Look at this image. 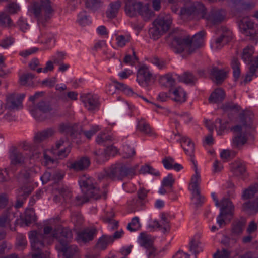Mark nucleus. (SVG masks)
Returning a JSON list of instances; mask_svg holds the SVG:
<instances>
[{
    "label": "nucleus",
    "mask_w": 258,
    "mask_h": 258,
    "mask_svg": "<svg viewBox=\"0 0 258 258\" xmlns=\"http://www.w3.org/2000/svg\"><path fill=\"white\" fill-rule=\"evenodd\" d=\"M204 35V31H200L194 35L191 39L189 36H173L171 46L176 53L186 51L188 54H191L203 46Z\"/></svg>",
    "instance_id": "f257e3e1"
},
{
    "label": "nucleus",
    "mask_w": 258,
    "mask_h": 258,
    "mask_svg": "<svg viewBox=\"0 0 258 258\" xmlns=\"http://www.w3.org/2000/svg\"><path fill=\"white\" fill-rule=\"evenodd\" d=\"M138 168V165L129 166L122 163H117L100 173L98 178L102 179L107 178L112 181H122L125 178L132 179L136 175Z\"/></svg>",
    "instance_id": "f03ea898"
},
{
    "label": "nucleus",
    "mask_w": 258,
    "mask_h": 258,
    "mask_svg": "<svg viewBox=\"0 0 258 258\" xmlns=\"http://www.w3.org/2000/svg\"><path fill=\"white\" fill-rule=\"evenodd\" d=\"M52 228L49 226L44 227V233L36 231H30L29 234L31 246L33 252L31 254L32 258H40L41 256L42 249L45 247V243L50 244L54 237Z\"/></svg>",
    "instance_id": "7ed1b4c3"
},
{
    "label": "nucleus",
    "mask_w": 258,
    "mask_h": 258,
    "mask_svg": "<svg viewBox=\"0 0 258 258\" xmlns=\"http://www.w3.org/2000/svg\"><path fill=\"white\" fill-rule=\"evenodd\" d=\"M32 12L37 19L38 24L44 26L52 18L54 10L49 0H41L39 2L33 3Z\"/></svg>",
    "instance_id": "20e7f679"
},
{
    "label": "nucleus",
    "mask_w": 258,
    "mask_h": 258,
    "mask_svg": "<svg viewBox=\"0 0 258 258\" xmlns=\"http://www.w3.org/2000/svg\"><path fill=\"white\" fill-rule=\"evenodd\" d=\"M253 49L252 47L247 46L243 50L242 59L247 64H251L249 71L246 74L244 82L247 83L251 81L253 77L258 76V56L252 61Z\"/></svg>",
    "instance_id": "39448f33"
},
{
    "label": "nucleus",
    "mask_w": 258,
    "mask_h": 258,
    "mask_svg": "<svg viewBox=\"0 0 258 258\" xmlns=\"http://www.w3.org/2000/svg\"><path fill=\"white\" fill-rule=\"evenodd\" d=\"M125 11L130 17L135 16L138 13L143 16L146 21L151 16V12L147 8L143 7L141 2L135 0H127L126 2Z\"/></svg>",
    "instance_id": "423d86ee"
},
{
    "label": "nucleus",
    "mask_w": 258,
    "mask_h": 258,
    "mask_svg": "<svg viewBox=\"0 0 258 258\" xmlns=\"http://www.w3.org/2000/svg\"><path fill=\"white\" fill-rule=\"evenodd\" d=\"M79 184L83 193L92 196L93 199L95 200L101 197L99 189L96 187L94 180L92 178L83 175L80 178Z\"/></svg>",
    "instance_id": "0eeeda50"
},
{
    "label": "nucleus",
    "mask_w": 258,
    "mask_h": 258,
    "mask_svg": "<svg viewBox=\"0 0 258 258\" xmlns=\"http://www.w3.org/2000/svg\"><path fill=\"white\" fill-rule=\"evenodd\" d=\"M195 174L192 176L189 189L192 192V199L194 201L195 204L197 206L201 205L203 203L204 198L200 194V184L201 182V176L198 171L197 166L195 164Z\"/></svg>",
    "instance_id": "6e6552de"
},
{
    "label": "nucleus",
    "mask_w": 258,
    "mask_h": 258,
    "mask_svg": "<svg viewBox=\"0 0 258 258\" xmlns=\"http://www.w3.org/2000/svg\"><path fill=\"white\" fill-rule=\"evenodd\" d=\"M206 9L205 6L201 3H195L190 6L182 8L179 14L182 16H190L193 15L198 16L200 18L205 17Z\"/></svg>",
    "instance_id": "1a4fd4ad"
},
{
    "label": "nucleus",
    "mask_w": 258,
    "mask_h": 258,
    "mask_svg": "<svg viewBox=\"0 0 258 258\" xmlns=\"http://www.w3.org/2000/svg\"><path fill=\"white\" fill-rule=\"evenodd\" d=\"M52 237L56 239L61 245H64L71 241L73 233L69 228L59 226L54 229Z\"/></svg>",
    "instance_id": "9d476101"
},
{
    "label": "nucleus",
    "mask_w": 258,
    "mask_h": 258,
    "mask_svg": "<svg viewBox=\"0 0 258 258\" xmlns=\"http://www.w3.org/2000/svg\"><path fill=\"white\" fill-rule=\"evenodd\" d=\"M216 33L219 35L216 38L215 41L216 49L221 48L233 38L232 32L229 29L224 26H221L220 29H217Z\"/></svg>",
    "instance_id": "9b49d317"
},
{
    "label": "nucleus",
    "mask_w": 258,
    "mask_h": 258,
    "mask_svg": "<svg viewBox=\"0 0 258 258\" xmlns=\"http://www.w3.org/2000/svg\"><path fill=\"white\" fill-rule=\"evenodd\" d=\"M25 95L13 93L7 95L5 108L9 110H17L22 107V103Z\"/></svg>",
    "instance_id": "f8f14e48"
},
{
    "label": "nucleus",
    "mask_w": 258,
    "mask_h": 258,
    "mask_svg": "<svg viewBox=\"0 0 258 258\" xmlns=\"http://www.w3.org/2000/svg\"><path fill=\"white\" fill-rule=\"evenodd\" d=\"M81 100L86 109L91 112H94L99 109V100L97 95L91 93L84 94Z\"/></svg>",
    "instance_id": "ddd939ff"
},
{
    "label": "nucleus",
    "mask_w": 258,
    "mask_h": 258,
    "mask_svg": "<svg viewBox=\"0 0 258 258\" xmlns=\"http://www.w3.org/2000/svg\"><path fill=\"white\" fill-rule=\"evenodd\" d=\"M221 205L220 213L217 218V222L220 227L223 224H225V220L223 218V217L227 215H232V212L234 209V205L228 198H223L221 201Z\"/></svg>",
    "instance_id": "4468645a"
},
{
    "label": "nucleus",
    "mask_w": 258,
    "mask_h": 258,
    "mask_svg": "<svg viewBox=\"0 0 258 258\" xmlns=\"http://www.w3.org/2000/svg\"><path fill=\"white\" fill-rule=\"evenodd\" d=\"M172 19L170 15L165 14H161L158 18L153 22L154 26L163 32H166L170 28L172 24Z\"/></svg>",
    "instance_id": "2eb2a0df"
},
{
    "label": "nucleus",
    "mask_w": 258,
    "mask_h": 258,
    "mask_svg": "<svg viewBox=\"0 0 258 258\" xmlns=\"http://www.w3.org/2000/svg\"><path fill=\"white\" fill-rule=\"evenodd\" d=\"M52 110V108L49 102L41 101L37 103L36 107L31 110L32 114L37 120H42L44 117L40 114V112L46 113Z\"/></svg>",
    "instance_id": "dca6fc26"
},
{
    "label": "nucleus",
    "mask_w": 258,
    "mask_h": 258,
    "mask_svg": "<svg viewBox=\"0 0 258 258\" xmlns=\"http://www.w3.org/2000/svg\"><path fill=\"white\" fill-rule=\"evenodd\" d=\"M152 78V74L146 66L140 67L137 74V81L142 86L147 87Z\"/></svg>",
    "instance_id": "f3484780"
},
{
    "label": "nucleus",
    "mask_w": 258,
    "mask_h": 258,
    "mask_svg": "<svg viewBox=\"0 0 258 258\" xmlns=\"http://www.w3.org/2000/svg\"><path fill=\"white\" fill-rule=\"evenodd\" d=\"M210 77L217 84H221L227 78V72L224 69H219L216 66H212L209 69Z\"/></svg>",
    "instance_id": "a211bd4d"
},
{
    "label": "nucleus",
    "mask_w": 258,
    "mask_h": 258,
    "mask_svg": "<svg viewBox=\"0 0 258 258\" xmlns=\"http://www.w3.org/2000/svg\"><path fill=\"white\" fill-rule=\"evenodd\" d=\"M202 18L206 19L208 24L217 25L223 21L224 15L220 11L212 10L208 14L205 13V17Z\"/></svg>",
    "instance_id": "6ab92c4d"
},
{
    "label": "nucleus",
    "mask_w": 258,
    "mask_h": 258,
    "mask_svg": "<svg viewBox=\"0 0 258 258\" xmlns=\"http://www.w3.org/2000/svg\"><path fill=\"white\" fill-rule=\"evenodd\" d=\"M36 171L34 167L25 168L19 174L18 179L20 182L28 183L34 181Z\"/></svg>",
    "instance_id": "aec40b11"
},
{
    "label": "nucleus",
    "mask_w": 258,
    "mask_h": 258,
    "mask_svg": "<svg viewBox=\"0 0 258 258\" xmlns=\"http://www.w3.org/2000/svg\"><path fill=\"white\" fill-rule=\"evenodd\" d=\"M117 149L112 145H107L103 152L98 153L94 152V154L97 156V160L99 162L104 161L108 160L110 156H114L117 153Z\"/></svg>",
    "instance_id": "412c9836"
},
{
    "label": "nucleus",
    "mask_w": 258,
    "mask_h": 258,
    "mask_svg": "<svg viewBox=\"0 0 258 258\" xmlns=\"http://www.w3.org/2000/svg\"><path fill=\"white\" fill-rule=\"evenodd\" d=\"M242 32L247 36L253 37L256 34L254 30V24L253 22L248 20H244L239 25Z\"/></svg>",
    "instance_id": "4be33fe9"
},
{
    "label": "nucleus",
    "mask_w": 258,
    "mask_h": 258,
    "mask_svg": "<svg viewBox=\"0 0 258 258\" xmlns=\"http://www.w3.org/2000/svg\"><path fill=\"white\" fill-rule=\"evenodd\" d=\"M90 164V160L87 157H82L79 160L71 163L69 167L76 171H82L87 169Z\"/></svg>",
    "instance_id": "5701e85b"
},
{
    "label": "nucleus",
    "mask_w": 258,
    "mask_h": 258,
    "mask_svg": "<svg viewBox=\"0 0 258 258\" xmlns=\"http://www.w3.org/2000/svg\"><path fill=\"white\" fill-rule=\"evenodd\" d=\"M11 163L13 165H22L24 163L25 157L16 148H13L10 153Z\"/></svg>",
    "instance_id": "b1692460"
},
{
    "label": "nucleus",
    "mask_w": 258,
    "mask_h": 258,
    "mask_svg": "<svg viewBox=\"0 0 258 258\" xmlns=\"http://www.w3.org/2000/svg\"><path fill=\"white\" fill-rule=\"evenodd\" d=\"M15 218V214L13 212L7 211L6 213L0 216V227H9L12 230L11 223Z\"/></svg>",
    "instance_id": "393cba45"
},
{
    "label": "nucleus",
    "mask_w": 258,
    "mask_h": 258,
    "mask_svg": "<svg viewBox=\"0 0 258 258\" xmlns=\"http://www.w3.org/2000/svg\"><path fill=\"white\" fill-rule=\"evenodd\" d=\"M246 220L244 218H241L239 220L234 221L232 225L231 231L234 235L241 234L244 229Z\"/></svg>",
    "instance_id": "a878e982"
},
{
    "label": "nucleus",
    "mask_w": 258,
    "mask_h": 258,
    "mask_svg": "<svg viewBox=\"0 0 258 258\" xmlns=\"http://www.w3.org/2000/svg\"><path fill=\"white\" fill-rule=\"evenodd\" d=\"M55 133L52 128H49L36 133L34 137V141L36 143H39L46 139L52 136Z\"/></svg>",
    "instance_id": "bb28decb"
},
{
    "label": "nucleus",
    "mask_w": 258,
    "mask_h": 258,
    "mask_svg": "<svg viewBox=\"0 0 258 258\" xmlns=\"http://www.w3.org/2000/svg\"><path fill=\"white\" fill-rule=\"evenodd\" d=\"M96 229L95 228L86 229L78 234V237L84 242L92 241L96 234Z\"/></svg>",
    "instance_id": "cd10ccee"
},
{
    "label": "nucleus",
    "mask_w": 258,
    "mask_h": 258,
    "mask_svg": "<svg viewBox=\"0 0 258 258\" xmlns=\"http://www.w3.org/2000/svg\"><path fill=\"white\" fill-rule=\"evenodd\" d=\"M180 142L185 153L191 156L195 150V145L191 140L186 137H183L180 139Z\"/></svg>",
    "instance_id": "c85d7f7f"
},
{
    "label": "nucleus",
    "mask_w": 258,
    "mask_h": 258,
    "mask_svg": "<svg viewBox=\"0 0 258 258\" xmlns=\"http://www.w3.org/2000/svg\"><path fill=\"white\" fill-rule=\"evenodd\" d=\"M225 97L224 90L220 88L216 89L210 96L209 101L211 103H219L223 101Z\"/></svg>",
    "instance_id": "c756f323"
},
{
    "label": "nucleus",
    "mask_w": 258,
    "mask_h": 258,
    "mask_svg": "<svg viewBox=\"0 0 258 258\" xmlns=\"http://www.w3.org/2000/svg\"><path fill=\"white\" fill-rule=\"evenodd\" d=\"M258 191V183H255L243 190L241 198L243 200L252 198Z\"/></svg>",
    "instance_id": "7c9ffc66"
},
{
    "label": "nucleus",
    "mask_w": 258,
    "mask_h": 258,
    "mask_svg": "<svg viewBox=\"0 0 258 258\" xmlns=\"http://www.w3.org/2000/svg\"><path fill=\"white\" fill-rule=\"evenodd\" d=\"M121 6V2L117 1L110 4L109 9L106 11V14L108 18L112 19L116 16Z\"/></svg>",
    "instance_id": "2f4dec72"
},
{
    "label": "nucleus",
    "mask_w": 258,
    "mask_h": 258,
    "mask_svg": "<svg viewBox=\"0 0 258 258\" xmlns=\"http://www.w3.org/2000/svg\"><path fill=\"white\" fill-rule=\"evenodd\" d=\"M242 211L248 212L249 211L258 212V197L253 200L244 203L242 206Z\"/></svg>",
    "instance_id": "473e14b6"
},
{
    "label": "nucleus",
    "mask_w": 258,
    "mask_h": 258,
    "mask_svg": "<svg viewBox=\"0 0 258 258\" xmlns=\"http://www.w3.org/2000/svg\"><path fill=\"white\" fill-rule=\"evenodd\" d=\"M61 246L62 247L60 249V250L63 253V255L66 258L72 257L77 251L78 248L76 245H69L68 244H67L66 245Z\"/></svg>",
    "instance_id": "72a5a7b5"
},
{
    "label": "nucleus",
    "mask_w": 258,
    "mask_h": 258,
    "mask_svg": "<svg viewBox=\"0 0 258 258\" xmlns=\"http://www.w3.org/2000/svg\"><path fill=\"white\" fill-rule=\"evenodd\" d=\"M36 219L35 211L32 208L26 209L24 216L22 217V221L26 226H29L32 223L34 222Z\"/></svg>",
    "instance_id": "f704fd0d"
},
{
    "label": "nucleus",
    "mask_w": 258,
    "mask_h": 258,
    "mask_svg": "<svg viewBox=\"0 0 258 258\" xmlns=\"http://www.w3.org/2000/svg\"><path fill=\"white\" fill-rule=\"evenodd\" d=\"M179 80L185 84L195 85L197 81V78L191 72H185L179 76Z\"/></svg>",
    "instance_id": "c9c22d12"
},
{
    "label": "nucleus",
    "mask_w": 258,
    "mask_h": 258,
    "mask_svg": "<svg viewBox=\"0 0 258 258\" xmlns=\"http://www.w3.org/2000/svg\"><path fill=\"white\" fill-rule=\"evenodd\" d=\"M113 140L111 135L105 133H100L98 135L96 141L99 145L107 146L111 145Z\"/></svg>",
    "instance_id": "e433bc0d"
},
{
    "label": "nucleus",
    "mask_w": 258,
    "mask_h": 258,
    "mask_svg": "<svg viewBox=\"0 0 258 258\" xmlns=\"http://www.w3.org/2000/svg\"><path fill=\"white\" fill-rule=\"evenodd\" d=\"M242 125H237L233 127V129L236 132H241L243 128H250L251 127L252 121L248 116H245L241 118Z\"/></svg>",
    "instance_id": "4c0bfd02"
},
{
    "label": "nucleus",
    "mask_w": 258,
    "mask_h": 258,
    "mask_svg": "<svg viewBox=\"0 0 258 258\" xmlns=\"http://www.w3.org/2000/svg\"><path fill=\"white\" fill-rule=\"evenodd\" d=\"M34 75L31 73L22 74L19 77V83L23 86H33Z\"/></svg>",
    "instance_id": "58836bf2"
},
{
    "label": "nucleus",
    "mask_w": 258,
    "mask_h": 258,
    "mask_svg": "<svg viewBox=\"0 0 258 258\" xmlns=\"http://www.w3.org/2000/svg\"><path fill=\"white\" fill-rule=\"evenodd\" d=\"M173 93L174 95V98L173 100L175 102L178 103H182L186 101V93L181 87L177 88Z\"/></svg>",
    "instance_id": "ea45409f"
},
{
    "label": "nucleus",
    "mask_w": 258,
    "mask_h": 258,
    "mask_svg": "<svg viewBox=\"0 0 258 258\" xmlns=\"http://www.w3.org/2000/svg\"><path fill=\"white\" fill-rule=\"evenodd\" d=\"M159 82L162 86L166 87H172L175 84V80L169 74L160 77Z\"/></svg>",
    "instance_id": "a19ab883"
},
{
    "label": "nucleus",
    "mask_w": 258,
    "mask_h": 258,
    "mask_svg": "<svg viewBox=\"0 0 258 258\" xmlns=\"http://www.w3.org/2000/svg\"><path fill=\"white\" fill-rule=\"evenodd\" d=\"M33 189V187L30 185H24L18 189L17 197L25 200Z\"/></svg>",
    "instance_id": "79ce46f5"
},
{
    "label": "nucleus",
    "mask_w": 258,
    "mask_h": 258,
    "mask_svg": "<svg viewBox=\"0 0 258 258\" xmlns=\"http://www.w3.org/2000/svg\"><path fill=\"white\" fill-rule=\"evenodd\" d=\"M234 174L236 176H246V168L245 165L241 161H236L233 164Z\"/></svg>",
    "instance_id": "37998d69"
},
{
    "label": "nucleus",
    "mask_w": 258,
    "mask_h": 258,
    "mask_svg": "<svg viewBox=\"0 0 258 258\" xmlns=\"http://www.w3.org/2000/svg\"><path fill=\"white\" fill-rule=\"evenodd\" d=\"M138 128L140 131L145 134L150 136H152L154 134L149 124L146 122L144 119H141L139 121Z\"/></svg>",
    "instance_id": "c03bdc74"
},
{
    "label": "nucleus",
    "mask_w": 258,
    "mask_h": 258,
    "mask_svg": "<svg viewBox=\"0 0 258 258\" xmlns=\"http://www.w3.org/2000/svg\"><path fill=\"white\" fill-rule=\"evenodd\" d=\"M112 243V239L111 236L103 235L99 238L97 243V246L98 248L104 250L106 248L107 245Z\"/></svg>",
    "instance_id": "a18cd8bd"
},
{
    "label": "nucleus",
    "mask_w": 258,
    "mask_h": 258,
    "mask_svg": "<svg viewBox=\"0 0 258 258\" xmlns=\"http://www.w3.org/2000/svg\"><path fill=\"white\" fill-rule=\"evenodd\" d=\"M140 244L147 249V250L154 247L153 241L143 233H141L140 236Z\"/></svg>",
    "instance_id": "49530a36"
},
{
    "label": "nucleus",
    "mask_w": 258,
    "mask_h": 258,
    "mask_svg": "<svg viewBox=\"0 0 258 258\" xmlns=\"http://www.w3.org/2000/svg\"><path fill=\"white\" fill-rule=\"evenodd\" d=\"M0 25L4 27H11L13 23L10 16L5 13L0 14Z\"/></svg>",
    "instance_id": "de8ad7c7"
},
{
    "label": "nucleus",
    "mask_w": 258,
    "mask_h": 258,
    "mask_svg": "<svg viewBox=\"0 0 258 258\" xmlns=\"http://www.w3.org/2000/svg\"><path fill=\"white\" fill-rule=\"evenodd\" d=\"M141 224L139 221V218L138 217H135L132 218L127 226V229L131 232H135L140 229Z\"/></svg>",
    "instance_id": "09e8293b"
},
{
    "label": "nucleus",
    "mask_w": 258,
    "mask_h": 258,
    "mask_svg": "<svg viewBox=\"0 0 258 258\" xmlns=\"http://www.w3.org/2000/svg\"><path fill=\"white\" fill-rule=\"evenodd\" d=\"M240 63L237 58L234 57L231 61V67L233 70V76L234 78L238 79L240 75Z\"/></svg>",
    "instance_id": "8fccbe9b"
},
{
    "label": "nucleus",
    "mask_w": 258,
    "mask_h": 258,
    "mask_svg": "<svg viewBox=\"0 0 258 258\" xmlns=\"http://www.w3.org/2000/svg\"><path fill=\"white\" fill-rule=\"evenodd\" d=\"M201 245V243L200 241L192 240L190 243V251L192 252L195 255L198 254L202 251Z\"/></svg>",
    "instance_id": "3c124183"
},
{
    "label": "nucleus",
    "mask_w": 258,
    "mask_h": 258,
    "mask_svg": "<svg viewBox=\"0 0 258 258\" xmlns=\"http://www.w3.org/2000/svg\"><path fill=\"white\" fill-rule=\"evenodd\" d=\"M77 21L78 24L82 26L88 25L91 22L88 19L85 11L81 12L78 15Z\"/></svg>",
    "instance_id": "603ef678"
},
{
    "label": "nucleus",
    "mask_w": 258,
    "mask_h": 258,
    "mask_svg": "<svg viewBox=\"0 0 258 258\" xmlns=\"http://www.w3.org/2000/svg\"><path fill=\"white\" fill-rule=\"evenodd\" d=\"M71 219L75 226H79L83 222L82 215L78 212L73 213L71 215Z\"/></svg>",
    "instance_id": "864d4df0"
},
{
    "label": "nucleus",
    "mask_w": 258,
    "mask_h": 258,
    "mask_svg": "<svg viewBox=\"0 0 258 258\" xmlns=\"http://www.w3.org/2000/svg\"><path fill=\"white\" fill-rule=\"evenodd\" d=\"M247 141V138H246V135L245 133H240L239 135L234 137L233 139V144L236 146H239L240 145H243Z\"/></svg>",
    "instance_id": "5fc2aeb1"
},
{
    "label": "nucleus",
    "mask_w": 258,
    "mask_h": 258,
    "mask_svg": "<svg viewBox=\"0 0 258 258\" xmlns=\"http://www.w3.org/2000/svg\"><path fill=\"white\" fill-rule=\"evenodd\" d=\"M65 175V172L60 170H56L52 173V181L54 183H57L61 181Z\"/></svg>",
    "instance_id": "6e6d98bb"
},
{
    "label": "nucleus",
    "mask_w": 258,
    "mask_h": 258,
    "mask_svg": "<svg viewBox=\"0 0 258 258\" xmlns=\"http://www.w3.org/2000/svg\"><path fill=\"white\" fill-rule=\"evenodd\" d=\"M131 37L128 35H119L116 38V43L118 46L122 47L129 42Z\"/></svg>",
    "instance_id": "4d7b16f0"
},
{
    "label": "nucleus",
    "mask_w": 258,
    "mask_h": 258,
    "mask_svg": "<svg viewBox=\"0 0 258 258\" xmlns=\"http://www.w3.org/2000/svg\"><path fill=\"white\" fill-rule=\"evenodd\" d=\"M90 199H93L92 196H89L88 194L83 193L82 196H78L75 198L76 205H81L84 203L87 202Z\"/></svg>",
    "instance_id": "13d9d810"
},
{
    "label": "nucleus",
    "mask_w": 258,
    "mask_h": 258,
    "mask_svg": "<svg viewBox=\"0 0 258 258\" xmlns=\"http://www.w3.org/2000/svg\"><path fill=\"white\" fill-rule=\"evenodd\" d=\"M149 33L151 38L154 40H156L164 32L161 30L158 29L157 27L154 26V27L149 30Z\"/></svg>",
    "instance_id": "bf43d9fd"
},
{
    "label": "nucleus",
    "mask_w": 258,
    "mask_h": 258,
    "mask_svg": "<svg viewBox=\"0 0 258 258\" xmlns=\"http://www.w3.org/2000/svg\"><path fill=\"white\" fill-rule=\"evenodd\" d=\"M175 180L173 178V175L169 174L168 176L165 177L162 182V186L165 187H172L174 183Z\"/></svg>",
    "instance_id": "052dcab7"
},
{
    "label": "nucleus",
    "mask_w": 258,
    "mask_h": 258,
    "mask_svg": "<svg viewBox=\"0 0 258 258\" xmlns=\"http://www.w3.org/2000/svg\"><path fill=\"white\" fill-rule=\"evenodd\" d=\"M86 5L93 11H95L101 5L100 0H87Z\"/></svg>",
    "instance_id": "680f3d73"
},
{
    "label": "nucleus",
    "mask_w": 258,
    "mask_h": 258,
    "mask_svg": "<svg viewBox=\"0 0 258 258\" xmlns=\"http://www.w3.org/2000/svg\"><path fill=\"white\" fill-rule=\"evenodd\" d=\"M162 163L165 169H171L173 168L174 159L170 157H166L163 159Z\"/></svg>",
    "instance_id": "e2e57ef3"
},
{
    "label": "nucleus",
    "mask_w": 258,
    "mask_h": 258,
    "mask_svg": "<svg viewBox=\"0 0 258 258\" xmlns=\"http://www.w3.org/2000/svg\"><path fill=\"white\" fill-rule=\"evenodd\" d=\"M223 107L225 111H235L237 112L240 110V107L238 105L233 103H225Z\"/></svg>",
    "instance_id": "0e129e2a"
},
{
    "label": "nucleus",
    "mask_w": 258,
    "mask_h": 258,
    "mask_svg": "<svg viewBox=\"0 0 258 258\" xmlns=\"http://www.w3.org/2000/svg\"><path fill=\"white\" fill-rule=\"evenodd\" d=\"M230 255V252L225 249H223L221 251L217 250L216 252L214 254V258H228Z\"/></svg>",
    "instance_id": "69168bd1"
},
{
    "label": "nucleus",
    "mask_w": 258,
    "mask_h": 258,
    "mask_svg": "<svg viewBox=\"0 0 258 258\" xmlns=\"http://www.w3.org/2000/svg\"><path fill=\"white\" fill-rule=\"evenodd\" d=\"M135 150L133 148L126 145L123 147V156L124 158H128L133 157L135 154Z\"/></svg>",
    "instance_id": "338daca9"
},
{
    "label": "nucleus",
    "mask_w": 258,
    "mask_h": 258,
    "mask_svg": "<svg viewBox=\"0 0 258 258\" xmlns=\"http://www.w3.org/2000/svg\"><path fill=\"white\" fill-rule=\"evenodd\" d=\"M54 38V35L52 33H45L42 35L40 42L42 43L47 44Z\"/></svg>",
    "instance_id": "774afa93"
}]
</instances>
